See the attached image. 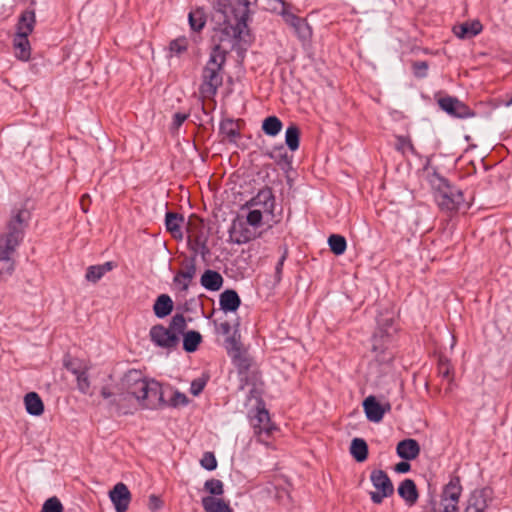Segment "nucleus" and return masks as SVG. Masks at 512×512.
Instances as JSON below:
<instances>
[{
	"instance_id": "nucleus-43",
	"label": "nucleus",
	"mask_w": 512,
	"mask_h": 512,
	"mask_svg": "<svg viewBox=\"0 0 512 512\" xmlns=\"http://www.w3.org/2000/svg\"><path fill=\"white\" fill-rule=\"evenodd\" d=\"M396 140L397 141L395 144V148L400 153H402L404 155L407 151H409L412 154H416L414 145L412 144V141L410 138L404 137V136H397Z\"/></svg>"
},
{
	"instance_id": "nucleus-37",
	"label": "nucleus",
	"mask_w": 512,
	"mask_h": 512,
	"mask_svg": "<svg viewBox=\"0 0 512 512\" xmlns=\"http://www.w3.org/2000/svg\"><path fill=\"white\" fill-rule=\"evenodd\" d=\"M300 131L296 125H290L285 133V142L291 151L299 148Z\"/></svg>"
},
{
	"instance_id": "nucleus-63",
	"label": "nucleus",
	"mask_w": 512,
	"mask_h": 512,
	"mask_svg": "<svg viewBox=\"0 0 512 512\" xmlns=\"http://www.w3.org/2000/svg\"><path fill=\"white\" fill-rule=\"evenodd\" d=\"M511 99H512V96H511Z\"/></svg>"
},
{
	"instance_id": "nucleus-9",
	"label": "nucleus",
	"mask_w": 512,
	"mask_h": 512,
	"mask_svg": "<svg viewBox=\"0 0 512 512\" xmlns=\"http://www.w3.org/2000/svg\"><path fill=\"white\" fill-rule=\"evenodd\" d=\"M229 236L236 244H245L261 236V233L250 226L244 218L237 217L229 229Z\"/></svg>"
},
{
	"instance_id": "nucleus-56",
	"label": "nucleus",
	"mask_w": 512,
	"mask_h": 512,
	"mask_svg": "<svg viewBox=\"0 0 512 512\" xmlns=\"http://www.w3.org/2000/svg\"><path fill=\"white\" fill-rule=\"evenodd\" d=\"M218 331H220L222 334L224 335H228L230 334V331H231V325L229 322H222L219 324L218 326Z\"/></svg>"
},
{
	"instance_id": "nucleus-58",
	"label": "nucleus",
	"mask_w": 512,
	"mask_h": 512,
	"mask_svg": "<svg viewBox=\"0 0 512 512\" xmlns=\"http://www.w3.org/2000/svg\"><path fill=\"white\" fill-rule=\"evenodd\" d=\"M101 396H102L103 398H105V399H109V398H115V397H117V394H116V395H114V394H113V393H112V392H111L107 387H103V388H102V390H101ZM113 400H114V399H112V400H111V403H112V404H113ZM114 405H116V404L114 403Z\"/></svg>"
},
{
	"instance_id": "nucleus-10",
	"label": "nucleus",
	"mask_w": 512,
	"mask_h": 512,
	"mask_svg": "<svg viewBox=\"0 0 512 512\" xmlns=\"http://www.w3.org/2000/svg\"><path fill=\"white\" fill-rule=\"evenodd\" d=\"M249 209H260L264 214L272 215L275 208V199L270 188L261 189L256 196L246 203Z\"/></svg>"
},
{
	"instance_id": "nucleus-18",
	"label": "nucleus",
	"mask_w": 512,
	"mask_h": 512,
	"mask_svg": "<svg viewBox=\"0 0 512 512\" xmlns=\"http://www.w3.org/2000/svg\"><path fill=\"white\" fill-rule=\"evenodd\" d=\"M397 454L404 460H413L420 453V446L414 439H405L397 444Z\"/></svg>"
},
{
	"instance_id": "nucleus-62",
	"label": "nucleus",
	"mask_w": 512,
	"mask_h": 512,
	"mask_svg": "<svg viewBox=\"0 0 512 512\" xmlns=\"http://www.w3.org/2000/svg\"><path fill=\"white\" fill-rule=\"evenodd\" d=\"M507 106L509 108V113L510 115L512 116V99H510L508 102H507Z\"/></svg>"
},
{
	"instance_id": "nucleus-50",
	"label": "nucleus",
	"mask_w": 512,
	"mask_h": 512,
	"mask_svg": "<svg viewBox=\"0 0 512 512\" xmlns=\"http://www.w3.org/2000/svg\"><path fill=\"white\" fill-rule=\"evenodd\" d=\"M414 74L417 77H425L428 70V64L425 61H418L413 64Z\"/></svg>"
},
{
	"instance_id": "nucleus-40",
	"label": "nucleus",
	"mask_w": 512,
	"mask_h": 512,
	"mask_svg": "<svg viewBox=\"0 0 512 512\" xmlns=\"http://www.w3.org/2000/svg\"><path fill=\"white\" fill-rule=\"evenodd\" d=\"M204 490L213 497H218L224 493V484L219 479H209L204 483Z\"/></svg>"
},
{
	"instance_id": "nucleus-22",
	"label": "nucleus",
	"mask_w": 512,
	"mask_h": 512,
	"mask_svg": "<svg viewBox=\"0 0 512 512\" xmlns=\"http://www.w3.org/2000/svg\"><path fill=\"white\" fill-rule=\"evenodd\" d=\"M488 507V496L486 491H474L468 501L465 512H485Z\"/></svg>"
},
{
	"instance_id": "nucleus-51",
	"label": "nucleus",
	"mask_w": 512,
	"mask_h": 512,
	"mask_svg": "<svg viewBox=\"0 0 512 512\" xmlns=\"http://www.w3.org/2000/svg\"><path fill=\"white\" fill-rule=\"evenodd\" d=\"M187 118H188V114H186V113H180V112L175 113L173 116L171 130L177 131Z\"/></svg>"
},
{
	"instance_id": "nucleus-39",
	"label": "nucleus",
	"mask_w": 512,
	"mask_h": 512,
	"mask_svg": "<svg viewBox=\"0 0 512 512\" xmlns=\"http://www.w3.org/2000/svg\"><path fill=\"white\" fill-rule=\"evenodd\" d=\"M72 373L76 376L77 387L83 394H87L90 389V381L87 375V369H72Z\"/></svg>"
},
{
	"instance_id": "nucleus-14",
	"label": "nucleus",
	"mask_w": 512,
	"mask_h": 512,
	"mask_svg": "<svg viewBox=\"0 0 512 512\" xmlns=\"http://www.w3.org/2000/svg\"><path fill=\"white\" fill-rule=\"evenodd\" d=\"M204 226L197 217H190L187 223V237L189 242H193L196 249H204L206 245V236L204 235Z\"/></svg>"
},
{
	"instance_id": "nucleus-17",
	"label": "nucleus",
	"mask_w": 512,
	"mask_h": 512,
	"mask_svg": "<svg viewBox=\"0 0 512 512\" xmlns=\"http://www.w3.org/2000/svg\"><path fill=\"white\" fill-rule=\"evenodd\" d=\"M283 19L300 39L307 40L311 36V29L304 19L292 13H283Z\"/></svg>"
},
{
	"instance_id": "nucleus-5",
	"label": "nucleus",
	"mask_w": 512,
	"mask_h": 512,
	"mask_svg": "<svg viewBox=\"0 0 512 512\" xmlns=\"http://www.w3.org/2000/svg\"><path fill=\"white\" fill-rule=\"evenodd\" d=\"M394 318L393 312L380 315L377 320L378 328L372 338V350L376 359L382 363L389 362L393 358L392 353L388 351V344L390 338L396 332Z\"/></svg>"
},
{
	"instance_id": "nucleus-54",
	"label": "nucleus",
	"mask_w": 512,
	"mask_h": 512,
	"mask_svg": "<svg viewBox=\"0 0 512 512\" xmlns=\"http://www.w3.org/2000/svg\"><path fill=\"white\" fill-rule=\"evenodd\" d=\"M162 506V501L155 495H151L149 497V508L152 511H156L160 509Z\"/></svg>"
},
{
	"instance_id": "nucleus-8",
	"label": "nucleus",
	"mask_w": 512,
	"mask_h": 512,
	"mask_svg": "<svg viewBox=\"0 0 512 512\" xmlns=\"http://www.w3.org/2000/svg\"><path fill=\"white\" fill-rule=\"evenodd\" d=\"M370 480L377 491L370 492L371 500L375 504L382 503L384 498L394 493L393 484L388 475L382 470H374Z\"/></svg>"
},
{
	"instance_id": "nucleus-34",
	"label": "nucleus",
	"mask_w": 512,
	"mask_h": 512,
	"mask_svg": "<svg viewBox=\"0 0 512 512\" xmlns=\"http://www.w3.org/2000/svg\"><path fill=\"white\" fill-rule=\"evenodd\" d=\"M220 132L230 142H235L240 135L238 124L231 119H226L221 122Z\"/></svg>"
},
{
	"instance_id": "nucleus-35",
	"label": "nucleus",
	"mask_w": 512,
	"mask_h": 512,
	"mask_svg": "<svg viewBox=\"0 0 512 512\" xmlns=\"http://www.w3.org/2000/svg\"><path fill=\"white\" fill-rule=\"evenodd\" d=\"M189 25L193 31H200L206 24V17L204 10L197 8L192 10L188 15Z\"/></svg>"
},
{
	"instance_id": "nucleus-48",
	"label": "nucleus",
	"mask_w": 512,
	"mask_h": 512,
	"mask_svg": "<svg viewBox=\"0 0 512 512\" xmlns=\"http://www.w3.org/2000/svg\"><path fill=\"white\" fill-rule=\"evenodd\" d=\"M200 463L204 469L209 470V471H212V470L216 469V467H217V460H216L214 454L211 452L204 453Z\"/></svg>"
},
{
	"instance_id": "nucleus-44",
	"label": "nucleus",
	"mask_w": 512,
	"mask_h": 512,
	"mask_svg": "<svg viewBox=\"0 0 512 512\" xmlns=\"http://www.w3.org/2000/svg\"><path fill=\"white\" fill-rule=\"evenodd\" d=\"M187 404H188V398L186 397V395L179 391H174L173 395L171 396L169 401L168 402L164 401V404L162 406L168 405L171 407H178V406H185Z\"/></svg>"
},
{
	"instance_id": "nucleus-47",
	"label": "nucleus",
	"mask_w": 512,
	"mask_h": 512,
	"mask_svg": "<svg viewBox=\"0 0 512 512\" xmlns=\"http://www.w3.org/2000/svg\"><path fill=\"white\" fill-rule=\"evenodd\" d=\"M207 381H208V377L204 376V375L202 377L194 379L191 382V387H190L191 394H193L194 396H198L203 391L204 387L207 384Z\"/></svg>"
},
{
	"instance_id": "nucleus-33",
	"label": "nucleus",
	"mask_w": 512,
	"mask_h": 512,
	"mask_svg": "<svg viewBox=\"0 0 512 512\" xmlns=\"http://www.w3.org/2000/svg\"><path fill=\"white\" fill-rule=\"evenodd\" d=\"M112 268H113L112 262H106L102 265L90 266L87 269L85 277L88 281L95 283L98 280H100L105 273L111 271Z\"/></svg>"
},
{
	"instance_id": "nucleus-4",
	"label": "nucleus",
	"mask_w": 512,
	"mask_h": 512,
	"mask_svg": "<svg viewBox=\"0 0 512 512\" xmlns=\"http://www.w3.org/2000/svg\"><path fill=\"white\" fill-rule=\"evenodd\" d=\"M187 327L186 319L182 314H175L168 327L156 324L150 328L149 338L156 346L164 350L176 349L180 337Z\"/></svg>"
},
{
	"instance_id": "nucleus-45",
	"label": "nucleus",
	"mask_w": 512,
	"mask_h": 512,
	"mask_svg": "<svg viewBox=\"0 0 512 512\" xmlns=\"http://www.w3.org/2000/svg\"><path fill=\"white\" fill-rule=\"evenodd\" d=\"M42 512H63V506L58 498L51 497L44 502Z\"/></svg>"
},
{
	"instance_id": "nucleus-19",
	"label": "nucleus",
	"mask_w": 512,
	"mask_h": 512,
	"mask_svg": "<svg viewBox=\"0 0 512 512\" xmlns=\"http://www.w3.org/2000/svg\"><path fill=\"white\" fill-rule=\"evenodd\" d=\"M482 31V24L477 21L464 22L453 27L454 34L461 39H469Z\"/></svg>"
},
{
	"instance_id": "nucleus-52",
	"label": "nucleus",
	"mask_w": 512,
	"mask_h": 512,
	"mask_svg": "<svg viewBox=\"0 0 512 512\" xmlns=\"http://www.w3.org/2000/svg\"><path fill=\"white\" fill-rule=\"evenodd\" d=\"M439 512H458V504L455 502L444 501V499L441 498Z\"/></svg>"
},
{
	"instance_id": "nucleus-24",
	"label": "nucleus",
	"mask_w": 512,
	"mask_h": 512,
	"mask_svg": "<svg viewBox=\"0 0 512 512\" xmlns=\"http://www.w3.org/2000/svg\"><path fill=\"white\" fill-rule=\"evenodd\" d=\"M36 24V15L33 10L24 11L18 20L17 23V33L16 34H25L30 35Z\"/></svg>"
},
{
	"instance_id": "nucleus-38",
	"label": "nucleus",
	"mask_w": 512,
	"mask_h": 512,
	"mask_svg": "<svg viewBox=\"0 0 512 512\" xmlns=\"http://www.w3.org/2000/svg\"><path fill=\"white\" fill-rule=\"evenodd\" d=\"M328 244H329L330 250L335 255H342L345 252L346 247H347L346 239L343 236L338 235V234H332L331 236H329Z\"/></svg>"
},
{
	"instance_id": "nucleus-31",
	"label": "nucleus",
	"mask_w": 512,
	"mask_h": 512,
	"mask_svg": "<svg viewBox=\"0 0 512 512\" xmlns=\"http://www.w3.org/2000/svg\"><path fill=\"white\" fill-rule=\"evenodd\" d=\"M181 336H183V349L189 353L196 351L202 341L201 334L194 330L184 331Z\"/></svg>"
},
{
	"instance_id": "nucleus-30",
	"label": "nucleus",
	"mask_w": 512,
	"mask_h": 512,
	"mask_svg": "<svg viewBox=\"0 0 512 512\" xmlns=\"http://www.w3.org/2000/svg\"><path fill=\"white\" fill-rule=\"evenodd\" d=\"M399 495L410 505L414 504L418 499V492L413 480L405 479L398 487Z\"/></svg>"
},
{
	"instance_id": "nucleus-36",
	"label": "nucleus",
	"mask_w": 512,
	"mask_h": 512,
	"mask_svg": "<svg viewBox=\"0 0 512 512\" xmlns=\"http://www.w3.org/2000/svg\"><path fill=\"white\" fill-rule=\"evenodd\" d=\"M282 122L276 116H269L264 119L262 129L268 136H276L282 129Z\"/></svg>"
},
{
	"instance_id": "nucleus-41",
	"label": "nucleus",
	"mask_w": 512,
	"mask_h": 512,
	"mask_svg": "<svg viewBox=\"0 0 512 512\" xmlns=\"http://www.w3.org/2000/svg\"><path fill=\"white\" fill-rule=\"evenodd\" d=\"M31 219V213L26 208L17 209L13 212L9 222L27 227Z\"/></svg>"
},
{
	"instance_id": "nucleus-57",
	"label": "nucleus",
	"mask_w": 512,
	"mask_h": 512,
	"mask_svg": "<svg viewBox=\"0 0 512 512\" xmlns=\"http://www.w3.org/2000/svg\"><path fill=\"white\" fill-rule=\"evenodd\" d=\"M65 367L72 372V369H87L86 366L76 363L75 361L69 360L65 362Z\"/></svg>"
},
{
	"instance_id": "nucleus-61",
	"label": "nucleus",
	"mask_w": 512,
	"mask_h": 512,
	"mask_svg": "<svg viewBox=\"0 0 512 512\" xmlns=\"http://www.w3.org/2000/svg\"><path fill=\"white\" fill-rule=\"evenodd\" d=\"M423 512H438L436 509V504L434 502H431L428 506L424 508Z\"/></svg>"
},
{
	"instance_id": "nucleus-26",
	"label": "nucleus",
	"mask_w": 512,
	"mask_h": 512,
	"mask_svg": "<svg viewBox=\"0 0 512 512\" xmlns=\"http://www.w3.org/2000/svg\"><path fill=\"white\" fill-rule=\"evenodd\" d=\"M26 411L33 416H40L44 412V404L36 392H29L24 397Z\"/></svg>"
},
{
	"instance_id": "nucleus-15",
	"label": "nucleus",
	"mask_w": 512,
	"mask_h": 512,
	"mask_svg": "<svg viewBox=\"0 0 512 512\" xmlns=\"http://www.w3.org/2000/svg\"><path fill=\"white\" fill-rule=\"evenodd\" d=\"M196 275L195 258L187 259L183 262V267L174 277V283L180 287L182 291H187L192 279Z\"/></svg>"
},
{
	"instance_id": "nucleus-55",
	"label": "nucleus",
	"mask_w": 512,
	"mask_h": 512,
	"mask_svg": "<svg viewBox=\"0 0 512 512\" xmlns=\"http://www.w3.org/2000/svg\"><path fill=\"white\" fill-rule=\"evenodd\" d=\"M406 461H401L395 465L394 470L398 473H406L410 470V464Z\"/></svg>"
},
{
	"instance_id": "nucleus-1",
	"label": "nucleus",
	"mask_w": 512,
	"mask_h": 512,
	"mask_svg": "<svg viewBox=\"0 0 512 512\" xmlns=\"http://www.w3.org/2000/svg\"><path fill=\"white\" fill-rule=\"evenodd\" d=\"M117 397L113 403L123 413L122 402L134 400L144 409H157L164 404L163 389L159 382L146 378L139 370H129L121 378L118 384Z\"/></svg>"
},
{
	"instance_id": "nucleus-59",
	"label": "nucleus",
	"mask_w": 512,
	"mask_h": 512,
	"mask_svg": "<svg viewBox=\"0 0 512 512\" xmlns=\"http://www.w3.org/2000/svg\"><path fill=\"white\" fill-rule=\"evenodd\" d=\"M90 197L88 194H84L81 198V207H82V210L84 212H87L88 211V205H87V201H89Z\"/></svg>"
},
{
	"instance_id": "nucleus-32",
	"label": "nucleus",
	"mask_w": 512,
	"mask_h": 512,
	"mask_svg": "<svg viewBox=\"0 0 512 512\" xmlns=\"http://www.w3.org/2000/svg\"><path fill=\"white\" fill-rule=\"evenodd\" d=\"M350 453L356 461H365L368 456L367 443L361 438H354L351 442Z\"/></svg>"
},
{
	"instance_id": "nucleus-12",
	"label": "nucleus",
	"mask_w": 512,
	"mask_h": 512,
	"mask_svg": "<svg viewBox=\"0 0 512 512\" xmlns=\"http://www.w3.org/2000/svg\"><path fill=\"white\" fill-rule=\"evenodd\" d=\"M363 409L369 421L378 423L386 412L391 410L389 402L380 403L375 396H368L363 401Z\"/></svg>"
},
{
	"instance_id": "nucleus-7",
	"label": "nucleus",
	"mask_w": 512,
	"mask_h": 512,
	"mask_svg": "<svg viewBox=\"0 0 512 512\" xmlns=\"http://www.w3.org/2000/svg\"><path fill=\"white\" fill-rule=\"evenodd\" d=\"M439 207L447 211H456L464 205L462 192L447 184L443 185L435 194Z\"/></svg>"
},
{
	"instance_id": "nucleus-29",
	"label": "nucleus",
	"mask_w": 512,
	"mask_h": 512,
	"mask_svg": "<svg viewBox=\"0 0 512 512\" xmlns=\"http://www.w3.org/2000/svg\"><path fill=\"white\" fill-rule=\"evenodd\" d=\"M173 310V301L167 294H161L157 297L153 311L158 318H164L168 316Z\"/></svg>"
},
{
	"instance_id": "nucleus-6",
	"label": "nucleus",
	"mask_w": 512,
	"mask_h": 512,
	"mask_svg": "<svg viewBox=\"0 0 512 512\" xmlns=\"http://www.w3.org/2000/svg\"><path fill=\"white\" fill-rule=\"evenodd\" d=\"M226 59L223 56V52H211L209 61L207 62L203 70V82L200 87V91L203 96L210 98L213 97L218 88L222 85L223 77L221 74L222 67Z\"/></svg>"
},
{
	"instance_id": "nucleus-42",
	"label": "nucleus",
	"mask_w": 512,
	"mask_h": 512,
	"mask_svg": "<svg viewBox=\"0 0 512 512\" xmlns=\"http://www.w3.org/2000/svg\"><path fill=\"white\" fill-rule=\"evenodd\" d=\"M265 214L260 212V209H249V212L244 219L250 226L255 228V230L258 231V229L261 227L263 223V216Z\"/></svg>"
},
{
	"instance_id": "nucleus-46",
	"label": "nucleus",
	"mask_w": 512,
	"mask_h": 512,
	"mask_svg": "<svg viewBox=\"0 0 512 512\" xmlns=\"http://www.w3.org/2000/svg\"><path fill=\"white\" fill-rule=\"evenodd\" d=\"M438 373L442 378L447 379L449 383L452 382L451 365L447 359L441 358L439 360Z\"/></svg>"
},
{
	"instance_id": "nucleus-27",
	"label": "nucleus",
	"mask_w": 512,
	"mask_h": 512,
	"mask_svg": "<svg viewBox=\"0 0 512 512\" xmlns=\"http://www.w3.org/2000/svg\"><path fill=\"white\" fill-rule=\"evenodd\" d=\"M201 285L210 291H218L223 285V278L220 273L214 270H206L201 276Z\"/></svg>"
},
{
	"instance_id": "nucleus-28",
	"label": "nucleus",
	"mask_w": 512,
	"mask_h": 512,
	"mask_svg": "<svg viewBox=\"0 0 512 512\" xmlns=\"http://www.w3.org/2000/svg\"><path fill=\"white\" fill-rule=\"evenodd\" d=\"M461 493L462 487L459 478H453L444 487L441 498H443L444 501L455 502L456 504H458Z\"/></svg>"
},
{
	"instance_id": "nucleus-23",
	"label": "nucleus",
	"mask_w": 512,
	"mask_h": 512,
	"mask_svg": "<svg viewBox=\"0 0 512 512\" xmlns=\"http://www.w3.org/2000/svg\"><path fill=\"white\" fill-rule=\"evenodd\" d=\"M29 35L16 34L13 40L15 55L22 61H27L31 55V47L28 40Z\"/></svg>"
},
{
	"instance_id": "nucleus-11",
	"label": "nucleus",
	"mask_w": 512,
	"mask_h": 512,
	"mask_svg": "<svg viewBox=\"0 0 512 512\" xmlns=\"http://www.w3.org/2000/svg\"><path fill=\"white\" fill-rule=\"evenodd\" d=\"M255 434L259 437V441L264 442L265 436L268 437L275 430V426L271 423L269 413L264 408H259L257 413L251 419Z\"/></svg>"
},
{
	"instance_id": "nucleus-21",
	"label": "nucleus",
	"mask_w": 512,
	"mask_h": 512,
	"mask_svg": "<svg viewBox=\"0 0 512 512\" xmlns=\"http://www.w3.org/2000/svg\"><path fill=\"white\" fill-rule=\"evenodd\" d=\"M201 503L205 512H233L229 503L220 497L205 496Z\"/></svg>"
},
{
	"instance_id": "nucleus-60",
	"label": "nucleus",
	"mask_w": 512,
	"mask_h": 512,
	"mask_svg": "<svg viewBox=\"0 0 512 512\" xmlns=\"http://www.w3.org/2000/svg\"><path fill=\"white\" fill-rule=\"evenodd\" d=\"M229 344L231 345L233 351L235 352V355L239 352V343L236 339H228L227 340Z\"/></svg>"
},
{
	"instance_id": "nucleus-2",
	"label": "nucleus",
	"mask_w": 512,
	"mask_h": 512,
	"mask_svg": "<svg viewBox=\"0 0 512 512\" xmlns=\"http://www.w3.org/2000/svg\"><path fill=\"white\" fill-rule=\"evenodd\" d=\"M248 6L239 4L233 8L230 15H226L224 23L215 30L212 40L214 47L212 52H223L226 54L232 49L237 40H243L247 31Z\"/></svg>"
},
{
	"instance_id": "nucleus-13",
	"label": "nucleus",
	"mask_w": 512,
	"mask_h": 512,
	"mask_svg": "<svg viewBox=\"0 0 512 512\" xmlns=\"http://www.w3.org/2000/svg\"><path fill=\"white\" fill-rule=\"evenodd\" d=\"M438 104L443 111L454 117L466 118L472 115L470 108L455 97H441Z\"/></svg>"
},
{
	"instance_id": "nucleus-3",
	"label": "nucleus",
	"mask_w": 512,
	"mask_h": 512,
	"mask_svg": "<svg viewBox=\"0 0 512 512\" xmlns=\"http://www.w3.org/2000/svg\"><path fill=\"white\" fill-rule=\"evenodd\" d=\"M27 227L8 222L7 232L0 235V281H6L15 270V254Z\"/></svg>"
},
{
	"instance_id": "nucleus-16",
	"label": "nucleus",
	"mask_w": 512,
	"mask_h": 512,
	"mask_svg": "<svg viewBox=\"0 0 512 512\" xmlns=\"http://www.w3.org/2000/svg\"><path fill=\"white\" fill-rule=\"evenodd\" d=\"M109 497L115 506L116 512H125L131 500V494L127 486L117 483L110 491Z\"/></svg>"
},
{
	"instance_id": "nucleus-53",
	"label": "nucleus",
	"mask_w": 512,
	"mask_h": 512,
	"mask_svg": "<svg viewBox=\"0 0 512 512\" xmlns=\"http://www.w3.org/2000/svg\"><path fill=\"white\" fill-rule=\"evenodd\" d=\"M286 257H287V249L284 250V252H283L281 258L279 259V261L276 265V268H275L277 282H279L281 280L282 268L284 265V261L286 260Z\"/></svg>"
},
{
	"instance_id": "nucleus-49",
	"label": "nucleus",
	"mask_w": 512,
	"mask_h": 512,
	"mask_svg": "<svg viewBox=\"0 0 512 512\" xmlns=\"http://www.w3.org/2000/svg\"><path fill=\"white\" fill-rule=\"evenodd\" d=\"M188 47V40L185 37L177 38L170 43V49L176 53H182Z\"/></svg>"
},
{
	"instance_id": "nucleus-20",
	"label": "nucleus",
	"mask_w": 512,
	"mask_h": 512,
	"mask_svg": "<svg viewBox=\"0 0 512 512\" xmlns=\"http://www.w3.org/2000/svg\"><path fill=\"white\" fill-rule=\"evenodd\" d=\"M184 222V217L178 213L167 212L165 216V226L168 232L171 233L174 239L181 240L183 233L181 225Z\"/></svg>"
},
{
	"instance_id": "nucleus-25",
	"label": "nucleus",
	"mask_w": 512,
	"mask_h": 512,
	"mask_svg": "<svg viewBox=\"0 0 512 512\" xmlns=\"http://www.w3.org/2000/svg\"><path fill=\"white\" fill-rule=\"evenodd\" d=\"M220 307L225 312H234L236 311L240 304L241 300L235 290H225L220 295Z\"/></svg>"
}]
</instances>
